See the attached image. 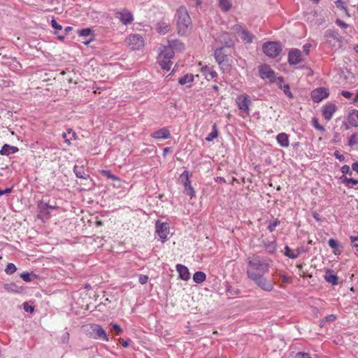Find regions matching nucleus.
<instances>
[{"mask_svg":"<svg viewBox=\"0 0 358 358\" xmlns=\"http://www.w3.org/2000/svg\"><path fill=\"white\" fill-rule=\"evenodd\" d=\"M271 262L270 259L259 255H252L247 259L248 278L266 292H271L273 289L271 282L264 277L269 271Z\"/></svg>","mask_w":358,"mask_h":358,"instance_id":"nucleus-1","label":"nucleus"},{"mask_svg":"<svg viewBox=\"0 0 358 358\" xmlns=\"http://www.w3.org/2000/svg\"><path fill=\"white\" fill-rule=\"evenodd\" d=\"M178 32L180 35H185L189 26L191 24V18L185 7H180L176 14Z\"/></svg>","mask_w":358,"mask_h":358,"instance_id":"nucleus-2","label":"nucleus"},{"mask_svg":"<svg viewBox=\"0 0 358 358\" xmlns=\"http://www.w3.org/2000/svg\"><path fill=\"white\" fill-rule=\"evenodd\" d=\"M324 42L333 51H336L342 47L343 37L335 29H327L324 34Z\"/></svg>","mask_w":358,"mask_h":358,"instance_id":"nucleus-3","label":"nucleus"},{"mask_svg":"<svg viewBox=\"0 0 358 358\" xmlns=\"http://www.w3.org/2000/svg\"><path fill=\"white\" fill-rule=\"evenodd\" d=\"M87 331L90 337L94 339H100L104 341H108L109 338L106 331L102 327L97 324H90L87 326Z\"/></svg>","mask_w":358,"mask_h":358,"instance_id":"nucleus-4","label":"nucleus"},{"mask_svg":"<svg viewBox=\"0 0 358 358\" xmlns=\"http://www.w3.org/2000/svg\"><path fill=\"white\" fill-rule=\"evenodd\" d=\"M281 50L282 46L278 42L270 41L263 45L264 52L271 58L276 57Z\"/></svg>","mask_w":358,"mask_h":358,"instance_id":"nucleus-5","label":"nucleus"},{"mask_svg":"<svg viewBox=\"0 0 358 358\" xmlns=\"http://www.w3.org/2000/svg\"><path fill=\"white\" fill-rule=\"evenodd\" d=\"M236 37L227 32H223L217 38V42L219 43L223 48H231L234 45Z\"/></svg>","mask_w":358,"mask_h":358,"instance_id":"nucleus-6","label":"nucleus"},{"mask_svg":"<svg viewBox=\"0 0 358 358\" xmlns=\"http://www.w3.org/2000/svg\"><path fill=\"white\" fill-rule=\"evenodd\" d=\"M156 233L164 242L167 240L168 235L169 234V224L167 222H162L160 220H157L155 222Z\"/></svg>","mask_w":358,"mask_h":358,"instance_id":"nucleus-7","label":"nucleus"},{"mask_svg":"<svg viewBox=\"0 0 358 358\" xmlns=\"http://www.w3.org/2000/svg\"><path fill=\"white\" fill-rule=\"evenodd\" d=\"M180 179L184 185V193L191 197L194 196L195 192L191 185V182L189 179V173L185 171L180 176Z\"/></svg>","mask_w":358,"mask_h":358,"instance_id":"nucleus-8","label":"nucleus"},{"mask_svg":"<svg viewBox=\"0 0 358 358\" xmlns=\"http://www.w3.org/2000/svg\"><path fill=\"white\" fill-rule=\"evenodd\" d=\"M127 43L132 50H138L144 45V41L139 34L130 35L127 38Z\"/></svg>","mask_w":358,"mask_h":358,"instance_id":"nucleus-9","label":"nucleus"},{"mask_svg":"<svg viewBox=\"0 0 358 358\" xmlns=\"http://www.w3.org/2000/svg\"><path fill=\"white\" fill-rule=\"evenodd\" d=\"M236 102L238 108L243 110L244 113L248 114L249 113V105L251 103V101L248 95L241 94L236 97Z\"/></svg>","mask_w":358,"mask_h":358,"instance_id":"nucleus-10","label":"nucleus"},{"mask_svg":"<svg viewBox=\"0 0 358 358\" xmlns=\"http://www.w3.org/2000/svg\"><path fill=\"white\" fill-rule=\"evenodd\" d=\"M115 16L124 25L129 24L134 21L133 15L127 9L115 12Z\"/></svg>","mask_w":358,"mask_h":358,"instance_id":"nucleus-11","label":"nucleus"},{"mask_svg":"<svg viewBox=\"0 0 358 358\" xmlns=\"http://www.w3.org/2000/svg\"><path fill=\"white\" fill-rule=\"evenodd\" d=\"M329 96L328 90L325 87H318L311 92V98L314 102L318 103Z\"/></svg>","mask_w":358,"mask_h":358,"instance_id":"nucleus-12","label":"nucleus"},{"mask_svg":"<svg viewBox=\"0 0 358 358\" xmlns=\"http://www.w3.org/2000/svg\"><path fill=\"white\" fill-rule=\"evenodd\" d=\"M260 77L263 79H268L270 82H275V72L267 65H263L259 69Z\"/></svg>","mask_w":358,"mask_h":358,"instance_id":"nucleus-13","label":"nucleus"},{"mask_svg":"<svg viewBox=\"0 0 358 358\" xmlns=\"http://www.w3.org/2000/svg\"><path fill=\"white\" fill-rule=\"evenodd\" d=\"M302 61V55L299 49H292L288 54V62L292 65L299 64Z\"/></svg>","mask_w":358,"mask_h":358,"instance_id":"nucleus-14","label":"nucleus"},{"mask_svg":"<svg viewBox=\"0 0 358 358\" xmlns=\"http://www.w3.org/2000/svg\"><path fill=\"white\" fill-rule=\"evenodd\" d=\"M336 110V106L335 104L327 103L322 108V115L327 120H330Z\"/></svg>","mask_w":358,"mask_h":358,"instance_id":"nucleus-15","label":"nucleus"},{"mask_svg":"<svg viewBox=\"0 0 358 358\" xmlns=\"http://www.w3.org/2000/svg\"><path fill=\"white\" fill-rule=\"evenodd\" d=\"M150 136L157 139H168L171 137V134L167 128L163 127L157 131L152 132L150 134Z\"/></svg>","mask_w":358,"mask_h":358,"instance_id":"nucleus-16","label":"nucleus"},{"mask_svg":"<svg viewBox=\"0 0 358 358\" xmlns=\"http://www.w3.org/2000/svg\"><path fill=\"white\" fill-rule=\"evenodd\" d=\"M214 57H215L216 62L220 65L223 64L224 62H227L228 60L227 55L224 53L223 47H220L215 50Z\"/></svg>","mask_w":358,"mask_h":358,"instance_id":"nucleus-17","label":"nucleus"},{"mask_svg":"<svg viewBox=\"0 0 358 358\" xmlns=\"http://www.w3.org/2000/svg\"><path fill=\"white\" fill-rule=\"evenodd\" d=\"M176 271L179 273L180 278L183 280H187L190 278L189 269L187 266L182 264L176 265Z\"/></svg>","mask_w":358,"mask_h":358,"instance_id":"nucleus-18","label":"nucleus"},{"mask_svg":"<svg viewBox=\"0 0 358 358\" xmlns=\"http://www.w3.org/2000/svg\"><path fill=\"white\" fill-rule=\"evenodd\" d=\"M175 55L174 50L169 45L164 46L159 55V59H171Z\"/></svg>","mask_w":358,"mask_h":358,"instance_id":"nucleus-19","label":"nucleus"},{"mask_svg":"<svg viewBox=\"0 0 358 358\" xmlns=\"http://www.w3.org/2000/svg\"><path fill=\"white\" fill-rule=\"evenodd\" d=\"M201 72L208 80H210L217 76L216 71L208 66H202Z\"/></svg>","mask_w":358,"mask_h":358,"instance_id":"nucleus-20","label":"nucleus"},{"mask_svg":"<svg viewBox=\"0 0 358 358\" xmlns=\"http://www.w3.org/2000/svg\"><path fill=\"white\" fill-rule=\"evenodd\" d=\"M19 149L17 147L10 145L8 144H4L1 150L0 154L1 155L8 156L10 154H14L18 152Z\"/></svg>","mask_w":358,"mask_h":358,"instance_id":"nucleus-21","label":"nucleus"},{"mask_svg":"<svg viewBox=\"0 0 358 358\" xmlns=\"http://www.w3.org/2000/svg\"><path fill=\"white\" fill-rule=\"evenodd\" d=\"M73 172L77 178L82 179H87L90 178L89 174L85 172L84 166L75 165L73 167Z\"/></svg>","mask_w":358,"mask_h":358,"instance_id":"nucleus-22","label":"nucleus"},{"mask_svg":"<svg viewBox=\"0 0 358 358\" xmlns=\"http://www.w3.org/2000/svg\"><path fill=\"white\" fill-rule=\"evenodd\" d=\"M276 140L278 143L282 148H287L289 145L288 135L285 133H280L277 135Z\"/></svg>","mask_w":358,"mask_h":358,"instance_id":"nucleus-23","label":"nucleus"},{"mask_svg":"<svg viewBox=\"0 0 358 358\" xmlns=\"http://www.w3.org/2000/svg\"><path fill=\"white\" fill-rule=\"evenodd\" d=\"M278 85L279 87L283 90L284 93L290 99L293 98V94L289 90V85L288 84H284V79L282 77H278Z\"/></svg>","mask_w":358,"mask_h":358,"instance_id":"nucleus-24","label":"nucleus"},{"mask_svg":"<svg viewBox=\"0 0 358 358\" xmlns=\"http://www.w3.org/2000/svg\"><path fill=\"white\" fill-rule=\"evenodd\" d=\"M4 289L9 293H20L22 290V287L17 286L15 283H5L3 285Z\"/></svg>","mask_w":358,"mask_h":358,"instance_id":"nucleus-25","label":"nucleus"},{"mask_svg":"<svg viewBox=\"0 0 358 358\" xmlns=\"http://www.w3.org/2000/svg\"><path fill=\"white\" fill-rule=\"evenodd\" d=\"M348 122L349 123L355 127H358V110H352L349 113L348 115Z\"/></svg>","mask_w":358,"mask_h":358,"instance_id":"nucleus-26","label":"nucleus"},{"mask_svg":"<svg viewBox=\"0 0 358 358\" xmlns=\"http://www.w3.org/2000/svg\"><path fill=\"white\" fill-rule=\"evenodd\" d=\"M324 279L327 282L336 285L338 284V277L333 273V271L328 269L327 270L325 275H324Z\"/></svg>","mask_w":358,"mask_h":358,"instance_id":"nucleus-27","label":"nucleus"},{"mask_svg":"<svg viewBox=\"0 0 358 358\" xmlns=\"http://www.w3.org/2000/svg\"><path fill=\"white\" fill-rule=\"evenodd\" d=\"M264 245L266 252L269 254H273L276 251L277 246L275 241H264Z\"/></svg>","mask_w":358,"mask_h":358,"instance_id":"nucleus-28","label":"nucleus"},{"mask_svg":"<svg viewBox=\"0 0 358 358\" xmlns=\"http://www.w3.org/2000/svg\"><path fill=\"white\" fill-rule=\"evenodd\" d=\"M328 244H329V246L330 248L334 249V253L335 255L341 254V245L339 244V243L336 240H335L334 238H331V239L329 240Z\"/></svg>","mask_w":358,"mask_h":358,"instance_id":"nucleus-29","label":"nucleus"},{"mask_svg":"<svg viewBox=\"0 0 358 358\" xmlns=\"http://www.w3.org/2000/svg\"><path fill=\"white\" fill-rule=\"evenodd\" d=\"M170 24L165 22H160L157 24V30L159 34H165L169 32Z\"/></svg>","mask_w":358,"mask_h":358,"instance_id":"nucleus-30","label":"nucleus"},{"mask_svg":"<svg viewBox=\"0 0 358 358\" xmlns=\"http://www.w3.org/2000/svg\"><path fill=\"white\" fill-rule=\"evenodd\" d=\"M168 45L173 50H182L184 49L183 43L178 40L168 41Z\"/></svg>","mask_w":358,"mask_h":358,"instance_id":"nucleus-31","label":"nucleus"},{"mask_svg":"<svg viewBox=\"0 0 358 358\" xmlns=\"http://www.w3.org/2000/svg\"><path fill=\"white\" fill-rule=\"evenodd\" d=\"M206 275L202 271H196L193 275V280L196 283H201L206 280Z\"/></svg>","mask_w":358,"mask_h":358,"instance_id":"nucleus-32","label":"nucleus"},{"mask_svg":"<svg viewBox=\"0 0 358 358\" xmlns=\"http://www.w3.org/2000/svg\"><path fill=\"white\" fill-rule=\"evenodd\" d=\"M219 3L221 10L224 12L229 11L232 6V3L230 0H219Z\"/></svg>","mask_w":358,"mask_h":358,"instance_id":"nucleus-33","label":"nucleus"},{"mask_svg":"<svg viewBox=\"0 0 358 358\" xmlns=\"http://www.w3.org/2000/svg\"><path fill=\"white\" fill-rule=\"evenodd\" d=\"M159 64L163 69L169 71L173 64V62L171 61V59H159Z\"/></svg>","mask_w":358,"mask_h":358,"instance_id":"nucleus-34","label":"nucleus"},{"mask_svg":"<svg viewBox=\"0 0 358 358\" xmlns=\"http://www.w3.org/2000/svg\"><path fill=\"white\" fill-rule=\"evenodd\" d=\"M241 39L245 43H251L252 42L253 35L246 29L243 30V33L241 34Z\"/></svg>","mask_w":358,"mask_h":358,"instance_id":"nucleus-35","label":"nucleus"},{"mask_svg":"<svg viewBox=\"0 0 358 358\" xmlns=\"http://www.w3.org/2000/svg\"><path fill=\"white\" fill-rule=\"evenodd\" d=\"M194 80V76L192 74H186L179 78L178 83L180 85H185L190 83Z\"/></svg>","mask_w":358,"mask_h":358,"instance_id":"nucleus-36","label":"nucleus"},{"mask_svg":"<svg viewBox=\"0 0 358 358\" xmlns=\"http://www.w3.org/2000/svg\"><path fill=\"white\" fill-rule=\"evenodd\" d=\"M307 251L308 250L304 246L298 247L294 252H292V255H290V259H296L301 254L306 253Z\"/></svg>","mask_w":358,"mask_h":358,"instance_id":"nucleus-37","label":"nucleus"},{"mask_svg":"<svg viewBox=\"0 0 358 358\" xmlns=\"http://www.w3.org/2000/svg\"><path fill=\"white\" fill-rule=\"evenodd\" d=\"M341 179H343L345 185L350 188L358 184V180L353 178H348L347 177L343 176Z\"/></svg>","mask_w":358,"mask_h":358,"instance_id":"nucleus-38","label":"nucleus"},{"mask_svg":"<svg viewBox=\"0 0 358 358\" xmlns=\"http://www.w3.org/2000/svg\"><path fill=\"white\" fill-rule=\"evenodd\" d=\"M335 3L338 9L343 10L346 15L350 16L345 3L343 0H337Z\"/></svg>","mask_w":358,"mask_h":358,"instance_id":"nucleus-39","label":"nucleus"},{"mask_svg":"<svg viewBox=\"0 0 358 358\" xmlns=\"http://www.w3.org/2000/svg\"><path fill=\"white\" fill-rule=\"evenodd\" d=\"M218 135V131L217 129L216 124H214L213 125V129L212 131L208 135V136L206 138V141H211L214 138H217Z\"/></svg>","mask_w":358,"mask_h":358,"instance_id":"nucleus-40","label":"nucleus"},{"mask_svg":"<svg viewBox=\"0 0 358 358\" xmlns=\"http://www.w3.org/2000/svg\"><path fill=\"white\" fill-rule=\"evenodd\" d=\"M356 145H358V134L354 133L349 137L348 145L352 147Z\"/></svg>","mask_w":358,"mask_h":358,"instance_id":"nucleus-41","label":"nucleus"},{"mask_svg":"<svg viewBox=\"0 0 358 358\" xmlns=\"http://www.w3.org/2000/svg\"><path fill=\"white\" fill-rule=\"evenodd\" d=\"M17 270L15 265L13 263H8L5 268V272L8 275L14 273Z\"/></svg>","mask_w":358,"mask_h":358,"instance_id":"nucleus-42","label":"nucleus"},{"mask_svg":"<svg viewBox=\"0 0 358 358\" xmlns=\"http://www.w3.org/2000/svg\"><path fill=\"white\" fill-rule=\"evenodd\" d=\"M78 33L80 36L87 37L91 35L92 30L90 28H86L78 30Z\"/></svg>","mask_w":358,"mask_h":358,"instance_id":"nucleus-43","label":"nucleus"},{"mask_svg":"<svg viewBox=\"0 0 358 358\" xmlns=\"http://www.w3.org/2000/svg\"><path fill=\"white\" fill-rule=\"evenodd\" d=\"M102 173L103 176H106L109 179H111L112 180H114V181L119 180V178L117 176H115V175H113L110 171H107V170L103 171Z\"/></svg>","mask_w":358,"mask_h":358,"instance_id":"nucleus-44","label":"nucleus"},{"mask_svg":"<svg viewBox=\"0 0 358 358\" xmlns=\"http://www.w3.org/2000/svg\"><path fill=\"white\" fill-rule=\"evenodd\" d=\"M280 221L276 219L275 221H273V222H271L269 224V225L268 226V229L271 231V232H273L275 228L279 226L280 224Z\"/></svg>","mask_w":358,"mask_h":358,"instance_id":"nucleus-45","label":"nucleus"},{"mask_svg":"<svg viewBox=\"0 0 358 358\" xmlns=\"http://www.w3.org/2000/svg\"><path fill=\"white\" fill-rule=\"evenodd\" d=\"M51 25L52 28L56 31H60L62 29V27L60 24H59L55 19H52L51 20ZM55 34H57V31H55Z\"/></svg>","mask_w":358,"mask_h":358,"instance_id":"nucleus-46","label":"nucleus"},{"mask_svg":"<svg viewBox=\"0 0 358 358\" xmlns=\"http://www.w3.org/2000/svg\"><path fill=\"white\" fill-rule=\"evenodd\" d=\"M313 127L317 129V130H320V131H324L325 129H324V127L322 125H320L319 123H318V121L316 118H313Z\"/></svg>","mask_w":358,"mask_h":358,"instance_id":"nucleus-47","label":"nucleus"},{"mask_svg":"<svg viewBox=\"0 0 358 358\" xmlns=\"http://www.w3.org/2000/svg\"><path fill=\"white\" fill-rule=\"evenodd\" d=\"M341 172L343 173V174H349V175H352V172L350 171V166L348 165H343L342 167H341Z\"/></svg>","mask_w":358,"mask_h":358,"instance_id":"nucleus-48","label":"nucleus"},{"mask_svg":"<svg viewBox=\"0 0 358 358\" xmlns=\"http://www.w3.org/2000/svg\"><path fill=\"white\" fill-rule=\"evenodd\" d=\"M23 308L26 312L33 313L34 310V306L29 305L27 302L23 303Z\"/></svg>","mask_w":358,"mask_h":358,"instance_id":"nucleus-49","label":"nucleus"},{"mask_svg":"<svg viewBox=\"0 0 358 358\" xmlns=\"http://www.w3.org/2000/svg\"><path fill=\"white\" fill-rule=\"evenodd\" d=\"M111 330L116 331V334L118 335L121 334L122 332V329H121L120 326L117 324H114L112 325Z\"/></svg>","mask_w":358,"mask_h":358,"instance_id":"nucleus-50","label":"nucleus"},{"mask_svg":"<svg viewBox=\"0 0 358 358\" xmlns=\"http://www.w3.org/2000/svg\"><path fill=\"white\" fill-rule=\"evenodd\" d=\"M148 280V276L145 275H139L138 281L141 285L145 284Z\"/></svg>","mask_w":358,"mask_h":358,"instance_id":"nucleus-51","label":"nucleus"},{"mask_svg":"<svg viewBox=\"0 0 358 358\" xmlns=\"http://www.w3.org/2000/svg\"><path fill=\"white\" fill-rule=\"evenodd\" d=\"M72 29H73V28L71 27H66L64 29V35H57L58 39L60 41H62L64 38V36L66 35Z\"/></svg>","mask_w":358,"mask_h":358,"instance_id":"nucleus-52","label":"nucleus"},{"mask_svg":"<svg viewBox=\"0 0 358 358\" xmlns=\"http://www.w3.org/2000/svg\"><path fill=\"white\" fill-rule=\"evenodd\" d=\"M20 277L24 280L25 282H31V278H30V275L29 273H23L20 274Z\"/></svg>","mask_w":358,"mask_h":358,"instance_id":"nucleus-53","label":"nucleus"},{"mask_svg":"<svg viewBox=\"0 0 358 358\" xmlns=\"http://www.w3.org/2000/svg\"><path fill=\"white\" fill-rule=\"evenodd\" d=\"M336 23L338 26H339L340 27H341L343 29H347L348 27V24H346L345 22H343L339 19L336 20Z\"/></svg>","mask_w":358,"mask_h":358,"instance_id":"nucleus-54","label":"nucleus"},{"mask_svg":"<svg viewBox=\"0 0 358 358\" xmlns=\"http://www.w3.org/2000/svg\"><path fill=\"white\" fill-rule=\"evenodd\" d=\"M233 29L234 31L237 32V33H241L242 34L243 33V30H245V29H243L242 27V26L239 24H236L233 27Z\"/></svg>","mask_w":358,"mask_h":358,"instance_id":"nucleus-55","label":"nucleus"},{"mask_svg":"<svg viewBox=\"0 0 358 358\" xmlns=\"http://www.w3.org/2000/svg\"><path fill=\"white\" fill-rule=\"evenodd\" d=\"M334 155L340 162H343L345 160V157L343 155L340 154V152L338 150L334 152Z\"/></svg>","mask_w":358,"mask_h":358,"instance_id":"nucleus-56","label":"nucleus"},{"mask_svg":"<svg viewBox=\"0 0 358 358\" xmlns=\"http://www.w3.org/2000/svg\"><path fill=\"white\" fill-rule=\"evenodd\" d=\"M295 358H311L309 354L306 352H297Z\"/></svg>","mask_w":358,"mask_h":358,"instance_id":"nucleus-57","label":"nucleus"},{"mask_svg":"<svg viewBox=\"0 0 358 358\" xmlns=\"http://www.w3.org/2000/svg\"><path fill=\"white\" fill-rule=\"evenodd\" d=\"M285 255L289 258H290V255H292V252H294V251H292L288 245L285 247Z\"/></svg>","mask_w":358,"mask_h":358,"instance_id":"nucleus-58","label":"nucleus"},{"mask_svg":"<svg viewBox=\"0 0 358 358\" xmlns=\"http://www.w3.org/2000/svg\"><path fill=\"white\" fill-rule=\"evenodd\" d=\"M325 322H333L336 319V317L335 315H328L324 318Z\"/></svg>","mask_w":358,"mask_h":358,"instance_id":"nucleus-59","label":"nucleus"},{"mask_svg":"<svg viewBox=\"0 0 358 358\" xmlns=\"http://www.w3.org/2000/svg\"><path fill=\"white\" fill-rule=\"evenodd\" d=\"M311 47V45L309 44V43H307V44H305L303 46V52L308 55L309 54V52H310V48Z\"/></svg>","mask_w":358,"mask_h":358,"instance_id":"nucleus-60","label":"nucleus"},{"mask_svg":"<svg viewBox=\"0 0 358 358\" xmlns=\"http://www.w3.org/2000/svg\"><path fill=\"white\" fill-rule=\"evenodd\" d=\"M67 135H68V132H67V133L64 132V133L62 134V137H63V138L64 139V142H65L68 145H69L71 144V138H72L71 137V138H69L67 137Z\"/></svg>","mask_w":358,"mask_h":358,"instance_id":"nucleus-61","label":"nucleus"},{"mask_svg":"<svg viewBox=\"0 0 358 358\" xmlns=\"http://www.w3.org/2000/svg\"><path fill=\"white\" fill-rule=\"evenodd\" d=\"M341 94L346 99H350L352 96V93L348 91H342Z\"/></svg>","mask_w":358,"mask_h":358,"instance_id":"nucleus-62","label":"nucleus"},{"mask_svg":"<svg viewBox=\"0 0 358 358\" xmlns=\"http://www.w3.org/2000/svg\"><path fill=\"white\" fill-rule=\"evenodd\" d=\"M69 334L66 333L63 335L62 340L63 343H66L69 341Z\"/></svg>","mask_w":358,"mask_h":358,"instance_id":"nucleus-63","label":"nucleus"},{"mask_svg":"<svg viewBox=\"0 0 358 358\" xmlns=\"http://www.w3.org/2000/svg\"><path fill=\"white\" fill-rule=\"evenodd\" d=\"M352 169L353 171L357 172V173H358V162H354L352 164Z\"/></svg>","mask_w":358,"mask_h":358,"instance_id":"nucleus-64","label":"nucleus"}]
</instances>
